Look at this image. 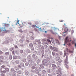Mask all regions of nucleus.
<instances>
[{
    "label": "nucleus",
    "mask_w": 76,
    "mask_h": 76,
    "mask_svg": "<svg viewBox=\"0 0 76 76\" xmlns=\"http://www.w3.org/2000/svg\"><path fill=\"white\" fill-rule=\"evenodd\" d=\"M64 62H65V64H64V66L66 68L68 69H69V66L66 64H69V62H68V56L66 55V58L65 60H64Z\"/></svg>",
    "instance_id": "nucleus-1"
},
{
    "label": "nucleus",
    "mask_w": 76,
    "mask_h": 76,
    "mask_svg": "<svg viewBox=\"0 0 76 76\" xmlns=\"http://www.w3.org/2000/svg\"><path fill=\"white\" fill-rule=\"evenodd\" d=\"M52 55L53 56V57H54L56 58L58 56H59V55H58V53H56V52L55 51H53L52 53Z\"/></svg>",
    "instance_id": "nucleus-2"
},
{
    "label": "nucleus",
    "mask_w": 76,
    "mask_h": 76,
    "mask_svg": "<svg viewBox=\"0 0 76 76\" xmlns=\"http://www.w3.org/2000/svg\"><path fill=\"white\" fill-rule=\"evenodd\" d=\"M29 47H30V49L32 51H34V50H35V48L33 46V44L32 43H29Z\"/></svg>",
    "instance_id": "nucleus-3"
},
{
    "label": "nucleus",
    "mask_w": 76,
    "mask_h": 76,
    "mask_svg": "<svg viewBox=\"0 0 76 76\" xmlns=\"http://www.w3.org/2000/svg\"><path fill=\"white\" fill-rule=\"evenodd\" d=\"M33 66L31 67V69H35L37 68H38V67L37 66V64L36 63H33Z\"/></svg>",
    "instance_id": "nucleus-4"
},
{
    "label": "nucleus",
    "mask_w": 76,
    "mask_h": 76,
    "mask_svg": "<svg viewBox=\"0 0 76 76\" xmlns=\"http://www.w3.org/2000/svg\"><path fill=\"white\" fill-rule=\"evenodd\" d=\"M1 31L2 32L3 31H4L6 33H7L9 32H10V30H6L5 28H4V27L2 28V29H1Z\"/></svg>",
    "instance_id": "nucleus-5"
},
{
    "label": "nucleus",
    "mask_w": 76,
    "mask_h": 76,
    "mask_svg": "<svg viewBox=\"0 0 76 76\" xmlns=\"http://www.w3.org/2000/svg\"><path fill=\"white\" fill-rule=\"evenodd\" d=\"M10 24H7L6 23H2V25L3 26H4V28H5L6 27H9L10 26Z\"/></svg>",
    "instance_id": "nucleus-6"
},
{
    "label": "nucleus",
    "mask_w": 76,
    "mask_h": 76,
    "mask_svg": "<svg viewBox=\"0 0 76 76\" xmlns=\"http://www.w3.org/2000/svg\"><path fill=\"white\" fill-rule=\"evenodd\" d=\"M51 42L50 39H47V41L45 42V44H47L48 45L49 44H51Z\"/></svg>",
    "instance_id": "nucleus-7"
},
{
    "label": "nucleus",
    "mask_w": 76,
    "mask_h": 76,
    "mask_svg": "<svg viewBox=\"0 0 76 76\" xmlns=\"http://www.w3.org/2000/svg\"><path fill=\"white\" fill-rule=\"evenodd\" d=\"M56 60L58 61L59 63H61V60L60 59V57H59V56L56 58Z\"/></svg>",
    "instance_id": "nucleus-8"
},
{
    "label": "nucleus",
    "mask_w": 76,
    "mask_h": 76,
    "mask_svg": "<svg viewBox=\"0 0 76 76\" xmlns=\"http://www.w3.org/2000/svg\"><path fill=\"white\" fill-rule=\"evenodd\" d=\"M56 74H58V75H57V76H61V73L58 70L56 71Z\"/></svg>",
    "instance_id": "nucleus-9"
},
{
    "label": "nucleus",
    "mask_w": 76,
    "mask_h": 76,
    "mask_svg": "<svg viewBox=\"0 0 76 76\" xmlns=\"http://www.w3.org/2000/svg\"><path fill=\"white\" fill-rule=\"evenodd\" d=\"M32 57L34 58V60H35V59H37L38 58V57H37V56H36L35 54H33L31 56Z\"/></svg>",
    "instance_id": "nucleus-10"
},
{
    "label": "nucleus",
    "mask_w": 76,
    "mask_h": 76,
    "mask_svg": "<svg viewBox=\"0 0 76 76\" xmlns=\"http://www.w3.org/2000/svg\"><path fill=\"white\" fill-rule=\"evenodd\" d=\"M35 41L36 42H37V44H38L39 45L40 44H41V41H40V39H35Z\"/></svg>",
    "instance_id": "nucleus-11"
},
{
    "label": "nucleus",
    "mask_w": 76,
    "mask_h": 76,
    "mask_svg": "<svg viewBox=\"0 0 76 76\" xmlns=\"http://www.w3.org/2000/svg\"><path fill=\"white\" fill-rule=\"evenodd\" d=\"M41 58H43V57L44 56V50H42L41 51Z\"/></svg>",
    "instance_id": "nucleus-12"
},
{
    "label": "nucleus",
    "mask_w": 76,
    "mask_h": 76,
    "mask_svg": "<svg viewBox=\"0 0 76 76\" xmlns=\"http://www.w3.org/2000/svg\"><path fill=\"white\" fill-rule=\"evenodd\" d=\"M31 54L27 56V60H31V59H32V57H31Z\"/></svg>",
    "instance_id": "nucleus-13"
},
{
    "label": "nucleus",
    "mask_w": 76,
    "mask_h": 76,
    "mask_svg": "<svg viewBox=\"0 0 76 76\" xmlns=\"http://www.w3.org/2000/svg\"><path fill=\"white\" fill-rule=\"evenodd\" d=\"M34 69H35V72L36 74H39V71H38V68H36Z\"/></svg>",
    "instance_id": "nucleus-14"
},
{
    "label": "nucleus",
    "mask_w": 76,
    "mask_h": 76,
    "mask_svg": "<svg viewBox=\"0 0 76 76\" xmlns=\"http://www.w3.org/2000/svg\"><path fill=\"white\" fill-rule=\"evenodd\" d=\"M46 41H47V39H42V44H43V45H44V44H45V42Z\"/></svg>",
    "instance_id": "nucleus-15"
},
{
    "label": "nucleus",
    "mask_w": 76,
    "mask_h": 76,
    "mask_svg": "<svg viewBox=\"0 0 76 76\" xmlns=\"http://www.w3.org/2000/svg\"><path fill=\"white\" fill-rule=\"evenodd\" d=\"M24 73L26 76H28L29 75V72L27 70H25Z\"/></svg>",
    "instance_id": "nucleus-16"
},
{
    "label": "nucleus",
    "mask_w": 76,
    "mask_h": 76,
    "mask_svg": "<svg viewBox=\"0 0 76 76\" xmlns=\"http://www.w3.org/2000/svg\"><path fill=\"white\" fill-rule=\"evenodd\" d=\"M53 51H56V52H58V48H56L55 47H53Z\"/></svg>",
    "instance_id": "nucleus-17"
},
{
    "label": "nucleus",
    "mask_w": 76,
    "mask_h": 76,
    "mask_svg": "<svg viewBox=\"0 0 76 76\" xmlns=\"http://www.w3.org/2000/svg\"><path fill=\"white\" fill-rule=\"evenodd\" d=\"M55 41H56V44H58V45H60V42H59V41L58 39H55Z\"/></svg>",
    "instance_id": "nucleus-18"
},
{
    "label": "nucleus",
    "mask_w": 76,
    "mask_h": 76,
    "mask_svg": "<svg viewBox=\"0 0 76 76\" xmlns=\"http://www.w3.org/2000/svg\"><path fill=\"white\" fill-rule=\"evenodd\" d=\"M26 53L27 54L30 53L31 52L29 49H27L26 50Z\"/></svg>",
    "instance_id": "nucleus-19"
},
{
    "label": "nucleus",
    "mask_w": 76,
    "mask_h": 76,
    "mask_svg": "<svg viewBox=\"0 0 76 76\" xmlns=\"http://www.w3.org/2000/svg\"><path fill=\"white\" fill-rule=\"evenodd\" d=\"M10 72H12V73H16V71H15L14 69L13 68H12L11 69Z\"/></svg>",
    "instance_id": "nucleus-20"
},
{
    "label": "nucleus",
    "mask_w": 76,
    "mask_h": 76,
    "mask_svg": "<svg viewBox=\"0 0 76 76\" xmlns=\"http://www.w3.org/2000/svg\"><path fill=\"white\" fill-rule=\"evenodd\" d=\"M40 67L42 69H45V67H44V65L42 64H41L39 65Z\"/></svg>",
    "instance_id": "nucleus-21"
},
{
    "label": "nucleus",
    "mask_w": 76,
    "mask_h": 76,
    "mask_svg": "<svg viewBox=\"0 0 76 76\" xmlns=\"http://www.w3.org/2000/svg\"><path fill=\"white\" fill-rule=\"evenodd\" d=\"M50 32H51V33H52V34H53L54 35H56V34L57 35L58 34V33H56V32L55 33L54 32H53V30H50Z\"/></svg>",
    "instance_id": "nucleus-22"
},
{
    "label": "nucleus",
    "mask_w": 76,
    "mask_h": 76,
    "mask_svg": "<svg viewBox=\"0 0 76 76\" xmlns=\"http://www.w3.org/2000/svg\"><path fill=\"white\" fill-rule=\"evenodd\" d=\"M20 65L21 67H25V64L23 62H22L20 64Z\"/></svg>",
    "instance_id": "nucleus-23"
},
{
    "label": "nucleus",
    "mask_w": 76,
    "mask_h": 76,
    "mask_svg": "<svg viewBox=\"0 0 76 76\" xmlns=\"http://www.w3.org/2000/svg\"><path fill=\"white\" fill-rule=\"evenodd\" d=\"M51 41H52V42L53 44H56V42L54 41V40L53 39V38H52L51 39Z\"/></svg>",
    "instance_id": "nucleus-24"
},
{
    "label": "nucleus",
    "mask_w": 76,
    "mask_h": 76,
    "mask_svg": "<svg viewBox=\"0 0 76 76\" xmlns=\"http://www.w3.org/2000/svg\"><path fill=\"white\" fill-rule=\"evenodd\" d=\"M46 72L47 71H45V70H42V74H43V75H44V74H45Z\"/></svg>",
    "instance_id": "nucleus-25"
},
{
    "label": "nucleus",
    "mask_w": 76,
    "mask_h": 76,
    "mask_svg": "<svg viewBox=\"0 0 76 76\" xmlns=\"http://www.w3.org/2000/svg\"><path fill=\"white\" fill-rule=\"evenodd\" d=\"M52 66L53 68H56V65L54 64H52Z\"/></svg>",
    "instance_id": "nucleus-26"
},
{
    "label": "nucleus",
    "mask_w": 76,
    "mask_h": 76,
    "mask_svg": "<svg viewBox=\"0 0 76 76\" xmlns=\"http://www.w3.org/2000/svg\"><path fill=\"white\" fill-rule=\"evenodd\" d=\"M47 72L48 73H51V70L50 69H48L47 70Z\"/></svg>",
    "instance_id": "nucleus-27"
},
{
    "label": "nucleus",
    "mask_w": 76,
    "mask_h": 76,
    "mask_svg": "<svg viewBox=\"0 0 76 76\" xmlns=\"http://www.w3.org/2000/svg\"><path fill=\"white\" fill-rule=\"evenodd\" d=\"M44 48L45 49H47L48 48V45H45L44 46Z\"/></svg>",
    "instance_id": "nucleus-28"
},
{
    "label": "nucleus",
    "mask_w": 76,
    "mask_h": 76,
    "mask_svg": "<svg viewBox=\"0 0 76 76\" xmlns=\"http://www.w3.org/2000/svg\"><path fill=\"white\" fill-rule=\"evenodd\" d=\"M28 63L30 64V63H32L33 62V61H32V59H30L29 60H28Z\"/></svg>",
    "instance_id": "nucleus-29"
},
{
    "label": "nucleus",
    "mask_w": 76,
    "mask_h": 76,
    "mask_svg": "<svg viewBox=\"0 0 76 76\" xmlns=\"http://www.w3.org/2000/svg\"><path fill=\"white\" fill-rule=\"evenodd\" d=\"M12 58H13V57H12V55H9V58L10 59V60H12Z\"/></svg>",
    "instance_id": "nucleus-30"
},
{
    "label": "nucleus",
    "mask_w": 76,
    "mask_h": 76,
    "mask_svg": "<svg viewBox=\"0 0 76 76\" xmlns=\"http://www.w3.org/2000/svg\"><path fill=\"white\" fill-rule=\"evenodd\" d=\"M45 64L46 67H47L48 66V62H47V61H46L45 62Z\"/></svg>",
    "instance_id": "nucleus-31"
},
{
    "label": "nucleus",
    "mask_w": 76,
    "mask_h": 76,
    "mask_svg": "<svg viewBox=\"0 0 76 76\" xmlns=\"http://www.w3.org/2000/svg\"><path fill=\"white\" fill-rule=\"evenodd\" d=\"M45 60H43L42 61V64L44 65V66H45Z\"/></svg>",
    "instance_id": "nucleus-32"
},
{
    "label": "nucleus",
    "mask_w": 76,
    "mask_h": 76,
    "mask_svg": "<svg viewBox=\"0 0 76 76\" xmlns=\"http://www.w3.org/2000/svg\"><path fill=\"white\" fill-rule=\"evenodd\" d=\"M17 56H16L13 55V59L15 60V59H17Z\"/></svg>",
    "instance_id": "nucleus-33"
},
{
    "label": "nucleus",
    "mask_w": 76,
    "mask_h": 76,
    "mask_svg": "<svg viewBox=\"0 0 76 76\" xmlns=\"http://www.w3.org/2000/svg\"><path fill=\"white\" fill-rule=\"evenodd\" d=\"M30 39H31V40H34V37L33 35H32L31 36Z\"/></svg>",
    "instance_id": "nucleus-34"
},
{
    "label": "nucleus",
    "mask_w": 76,
    "mask_h": 76,
    "mask_svg": "<svg viewBox=\"0 0 76 76\" xmlns=\"http://www.w3.org/2000/svg\"><path fill=\"white\" fill-rule=\"evenodd\" d=\"M1 69H1V72H2V73H6V71H5V70H3V71H2V70H1Z\"/></svg>",
    "instance_id": "nucleus-35"
},
{
    "label": "nucleus",
    "mask_w": 76,
    "mask_h": 76,
    "mask_svg": "<svg viewBox=\"0 0 76 76\" xmlns=\"http://www.w3.org/2000/svg\"><path fill=\"white\" fill-rule=\"evenodd\" d=\"M33 45H34V46H36V45H37V42H35H35H33Z\"/></svg>",
    "instance_id": "nucleus-36"
},
{
    "label": "nucleus",
    "mask_w": 76,
    "mask_h": 76,
    "mask_svg": "<svg viewBox=\"0 0 76 76\" xmlns=\"http://www.w3.org/2000/svg\"><path fill=\"white\" fill-rule=\"evenodd\" d=\"M4 69L5 70L6 72H9V69L7 68H4Z\"/></svg>",
    "instance_id": "nucleus-37"
},
{
    "label": "nucleus",
    "mask_w": 76,
    "mask_h": 76,
    "mask_svg": "<svg viewBox=\"0 0 76 76\" xmlns=\"http://www.w3.org/2000/svg\"><path fill=\"white\" fill-rule=\"evenodd\" d=\"M22 61L23 62V63H25V62L26 61V59L25 58H23L22 60Z\"/></svg>",
    "instance_id": "nucleus-38"
},
{
    "label": "nucleus",
    "mask_w": 76,
    "mask_h": 76,
    "mask_svg": "<svg viewBox=\"0 0 76 76\" xmlns=\"http://www.w3.org/2000/svg\"><path fill=\"white\" fill-rule=\"evenodd\" d=\"M15 70H18L19 69V68L17 66H15Z\"/></svg>",
    "instance_id": "nucleus-39"
},
{
    "label": "nucleus",
    "mask_w": 76,
    "mask_h": 76,
    "mask_svg": "<svg viewBox=\"0 0 76 76\" xmlns=\"http://www.w3.org/2000/svg\"><path fill=\"white\" fill-rule=\"evenodd\" d=\"M15 53L16 54H17V55H18V54H19V51H18L17 50H15Z\"/></svg>",
    "instance_id": "nucleus-40"
},
{
    "label": "nucleus",
    "mask_w": 76,
    "mask_h": 76,
    "mask_svg": "<svg viewBox=\"0 0 76 76\" xmlns=\"http://www.w3.org/2000/svg\"><path fill=\"white\" fill-rule=\"evenodd\" d=\"M8 43H9V40H7L4 41V44H7Z\"/></svg>",
    "instance_id": "nucleus-41"
},
{
    "label": "nucleus",
    "mask_w": 76,
    "mask_h": 76,
    "mask_svg": "<svg viewBox=\"0 0 76 76\" xmlns=\"http://www.w3.org/2000/svg\"><path fill=\"white\" fill-rule=\"evenodd\" d=\"M37 62V63H39L41 62V59H38Z\"/></svg>",
    "instance_id": "nucleus-42"
},
{
    "label": "nucleus",
    "mask_w": 76,
    "mask_h": 76,
    "mask_svg": "<svg viewBox=\"0 0 76 76\" xmlns=\"http://www.w3.org/2000/svg\"><path fill=\"white\" fill-rule=\"evenodd\" d=\"M5 54L6 56H9V52H5Z\"/></svg>",
    "instance_id": "nucleus-43"
},
{
    "label": "nucleus",
    "mask_w": 76,
    "mask_h": 76,
    "mask_svg": "<svg viewBox=\"0 0 76 76\" xmlns=\"http://www.w3.org/2000/svg\"><path fill=\"white\" fill-rule=\"evenodd\" d=\"M17 22L18 25H19L20 23H19V22H20V21L18 20V18H17Z\"/></svg>",
    "instance_id": "nucleus-44"
},
{
    "label": "nucleus",
    "mask_w": 76,
    "mask_h": 76,
    "mask_svg": "<svg viewBox=\"0 0 76 76\" xmlns=\"http://www.w3.org/2000/svg\"><path fill=\"white\" fill-rule=\"evenodd\" d=\"M49 48H50V50H53L54 48H53V46H50Z\"/></svg>",
    "instance_id": "nucleus-45"
},
{
    "label": "nucleus",
    "mask_w": 76,
    "mask_h": 76,
    "mask_svg": "<svg viewBox=\"0 0 76 76\" xmlns=\"http://www.w3.org/2000/svg\"><path fill=\"white\" fill-rule=\"evenodd\" d=\"M20 52L21 54H22L23 53V50H20Z\"/></svg>",
    "instance_id": "nucleus-46"
},
{
    "label": "nucleus",
    "mask_w": 76,
    "mask_h": 76,
    "mask_svg": "<svg viewBox=\"0 0 76 76\" xmlns=\"http://www.w3.org/2000/svg\"><path fill=\"white\" fill-rule=\"evenodd\" d=\"M40 48L41 50H44V46H42Z\"/></svg>",
    "instance_id": "nucleus-47"
},
{
    "label": "nucleus",
    "mask_w": 76,
    "mask_h": 76,
    "mask_svg": "<svg viewBox=\"0 0 76 76\" xmlns=\"http://www.w3.org/2000/svg\"><path fill=\"white\" fill-rule=\"evenodd\" d=\"M33 54H37V52L36 51H33Z\"/></svg>",
    "instance_id": "nucleus-48"
},
{
    "label": "nucleus",
    "mask_w": 76,
    "mask_h": 76,
    "mask_svg": "<svg viewBox=\"0 0 76 76\" xmlns=\"http://www.w3.org/2000/svg\"><path fill=\"white\" fill-rule=\"evenodd\" d=\"M49 51H50V49H46L45 50V52H46V53H48V52H49Z\"/></svg>",
    "instance_id": "nucleus-49"
},
{
    "label": "nucleus",
    "mask_w": 76,
    "mask_h": 76,
    "mask_svg": "<svg viewBox=\"0 0 76 76\" xmlns=\"http://www.w3.org/2000/svg\"><path fill=\"white\" fill-rule=\"evenodd\" d=\"M15 63L16 64H18L19 63V61L18 60H16L15 61Z\"/></svg>",
    "instance_id": "nucleus-50"
},
{
    "label": "nucleus",
    "mask_w": 76,
    "mask_h": 76,
    "mask_svg": "<svg viewBox=\"0 0 76 76\" xmlns=\"http://www.w3.org/2000/svg\"><path fill=\"white\" fill-rule=\"evenodd\" d=\"M69 53H73L74 52L73 51H72V50H69Z\"/></svg>",
    "instance_id": "nucleus-51"
},
{
    "label": "nucleus",
    "mask_w": 76,
    "mask_h": 76,
    "mask_svg": "<svg viewBox=\"0 0 76 76\" xmlns=\"http://www.w3.org/2000/svg\"><path fill=\"white\" fill-rule=\"evenodd\" d=\"M53 68L52 69V72H55V70H56V69L55 68Z\"/></svg>",
    "instance_id": "nucleus-52"
},
{
    "label": "nucleus",
    "mask_w": 76,
    "mask_h": 76,
    "mask_svg": "<svg viewBox=\"0 0 76 76\" xmlns=\"http://www.w3.org/2000/svg\"><path fill=\"white\" fill-rule=\"evenodd\" d=\"M33 64H32V63H30L29 64V67H31V66H33Z\"/></svg>",
    "instance_id": "nucleus-53"
},
{
    "label": "nucleus",
    "mask_w": 76,
    "mask_h": 76,
    "mask_svg": "<svg viewBox=\"0 0 76 76\" xmlns=\"http://www.w3.org/2000/svg\"><path fill=\"white\" fill-rule=\"evenodd\" d=\"M0 58L1 59V60H3V59H4V57L3 56H0Z\"/></svg>",
    "instance_id": "nucleus-54"
},
{
    "label": "nucleus",
    "mask_w": 76,
    "mask_h": 76,
    "mask_svg": "<svg viewBox=\"0 0 76 76\" xmlns=\"http://www.w3.org/2000/svg\"><path fill=\"white\" fill-rule=\"evenodd\" d=\"M17 73L18 74H19V75H20V74H21V71L20 70H19L18 71Z\"/></svg>",
    "instance_id": "nucleus-55"
},
{
    "label": "nucleus",
    "mask_w": 76,
    "mask_h": 76,
    "mask_svg": "<svg viewBox=\"0 0 76 76\" xmlns=\"http://www.w3.org/2000/svg\"><path fill=\"white\" fill-rule=\"evenodd\" d=\"M14 49V48H11L10 49V50L11 51H12V50H13Z\"/></svg>",
    "instance_id": "nucleus-56"
},
{
    "label": "nucleus",
    "mask_w": 76,
    "mask_h": 76,
    "mask_svg": "<svg viewBox=\"0 0 76 76\" xmlns=\"http://www.w3.org/2000/svg\"><path fill=\"white\" fill-rule=\"evenodd\" d=\"M5 67V66L3 65L2 66H1V68L2 69H5V68H4Z\"/></svg>",
    "instance_id": "nucleus-57"
},
{
    "label": "nucleus",
    "mask_w": 76,
    "mask_h": 76,
    "mask_svg": "<svg viewBox=\"0 0 76 76\" xmlns=\"http://www.w3.org/2000/svg\"><path fill=\"white\" fill-rule=\"evenodd\" d=\"M21 66L19 64L18 65V67L19 68V69H21Z\"/></svg>",
    "instance_id": "nucleus-58"
},
{
    "label": "nucleus",
    "mask_w": 76,
    "mask_h": 76,
    "mask_svg": "<svg viewBox=\"0 0 76 76\" xmlns=\"http://www.w3.org/2000/svg\"><path fill=\"white\" fill-rule=\"evenodd\" d=\"M76 42H74V41H72L71 42L72 44H76Z\"/></svg>",
    "instance_id": "nucleus-59"
},
{
    "label": "nucleus",
    "mask_w": 76,
    "mask_h": 76,
    "mask_svg": "<svg viewBox=\"0 0 76 76\" xmlns=\"http://www.w3.org/2000/svg\"><path fill=\"white\" fill-rule=\"evenodd\" d=\"M58 29V28H56V27H54L53 30H54V31L55 32L56 31V29Z\"/></svg>",
    "instance_id": "nucleus-60"
},
{
    "label": "nucleus",
    "mask_w": 76,
    "mask_h": 76,
    "mask_svg": "<svg viewBox=\"0 0 76 76\" xmlns=\"http://www.w3.org/2000/svg\"><path fill=\"white\" fill-rule=\"evenodd\" d=\"M3 54V52H2L1 50H0V55Z\"/></svg>",
    "instance_id": "nucleus-61"
},
{
    "label": "nucleus",
    "mask_w": 76,
    "mask_h": 76,
    "mask_svg": "<svg viewBox=\"0 0 76 76\" xmlns=\"http://www.w3.org/2000/svg\"><path fill=\"white\" fill-rule=\"evenodd\" d=\"M12 53L13 56H15V50H13V51H12Z\"/></svg>",
    "instance_id": "nucleus-62"
},
{
    "label": "nucleus",
    "mask_w": 76,
    "mask_h": 76,
    "mask_svg": "<svg viewBox=\"0 0 76 76\" xmlns=\"http://www.w3.org/2000/svg\"><path fill=\"white\" fill-rule=\"evenodd\" d=\"M29 63L28 62H26V66H28L29 65Z\"/></svg>",
    "instance_id": "nucleus-63"
},
{
    "label": "nucleus",
    "mask_w": 76,
    "mask_h": 76,
    "mask_svg": "<svg viewBox=\"0 0 76 76\" xmlns=\"http://www.w3.org/2000/svg\"><path fill=\"white\" fill-rule=\"evenodd\" d=\"M31 72H33V73H34L35 72V70L34 69H32L31 70Z\"/></svg>",
    "instance_id": "nucleus-64"
}]
</instances>
